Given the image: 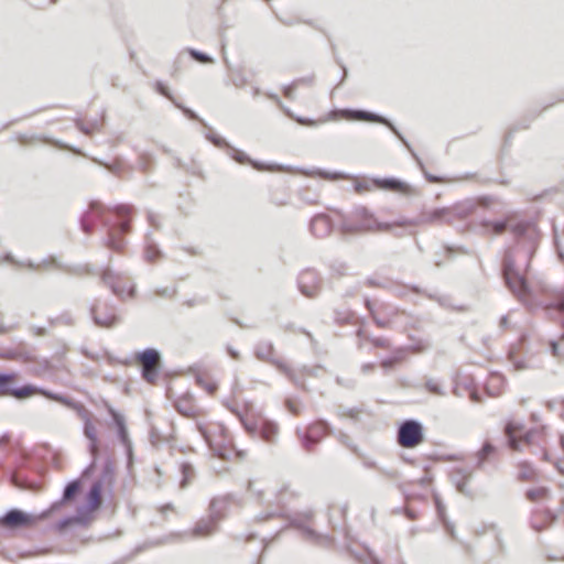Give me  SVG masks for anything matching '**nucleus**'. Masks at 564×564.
<instances>
[{"label": "nucleus", "instance_id": "52", "mask_svg": "<svg viewBox=\"0 0 564 564\" xmlns=\"http://www.w3.org/2000/svg\"><path fill=\"white\" fill-rule=\"evenodd\" d=\"M434 498V502H435V507H436V512H437V516L438 518L442 520L444 518H447L446 517V508H445V505L443 503V501L441 500V497L438 496V494H434L433 496Z\"/></svg>", "mask_w": 564, "mask_h": 564}, {"label": "nucleus", "instance_id": "64", "mask_svg": "<svg viewBox=\"0 0 564 564\" xmlns=\"http://www.w3.org/2000/svg\"><path fill=\"white\" fill-rule=\"evenodd\" d=\"M376 347H388L389 341L383 337H369L368 338Z\"/></svg>", "mask_w": 564, "mask_h": 564}, {"label": "nucleus", "instance_id": "1", "mask_svg": "<svg viewBox=\"0 0 564 564\" xmlns=\"http://www.w3.org/2000/svg\"><path fill=\"white\" fill-rule=\"evenodd\" d=\"M480 225L494 234H500L509 228L517 246L507 251L502 261V275L508 289L519 299L525 296L528 282L523 274L517 269V261L523 257L525 271L530 268L531 260L539 246L541 232L533 220H520L509 225L507 218L498 220L482 219Z\"/></svg>", "mask_w": 564, "mask_h": 564}, {"label": "nucleus", "instance_id": "32", "mask_svg": "<svg viewBox=\"0 0 564 564\" xmlns=\"http://www.w3.org/2000/svg\"><path fill=\"white\" fill-rule=\"evenodd\" d=\"M496 452V447L489 441H486L477 452L476 467L481 468L487 458Z\"/></svg>", "mask_w": 564, "mask_h": 564}, {"label": "nucleus", "instance_id": "18", "mask_svg": "<svg viewBox=\"0 0 564 564\" xmlns=\"http://www.w3.org/2000/svg\"><path fill=\"white\" fill-rule=\"evenodd\" d=\"M105 207L99 202H91L89 208L80 216L79 226L85 234H90L96 221L104 214Z\"/></svg>", "mask_w": 564, "mask_h": 564}, {"label": "nucleus", "instance_id": "6", "mask_svg": "<svg viewBox=\"0 0 564 564\" xmlns=\"http://www.w3.org/2000/svg\"><path fill=\"white\" fill-rule=\"evenodd\" d=\"M17 373L13 371H0V395H10L18 400H22L39 393L45 397V392L50 390L39 387L32 383H25L23 386L13 384Z\"/></svg>", "mask_w": 564, "mask_h": 564}, {"label": "nucleus", "instance_id": "41", "mask_svg": "<svg viewBox=\"0 0 564 564\" xmlns=\"http://www.w3.org/2000/svg\"><path fill=\"white\" fill-rule=\"evenodd\" d=\"M206 139L213 143L216 148H220V149H227L229 147V142L224 139L223 137L214 133V132H207L205 134Z\"/></svg>", "mask_w": 564, "mask_h": 564}, {"label": "nucleus", "instance_id": "37", "mask_svg": "<svg viewBox=\"0 0 564 564\" xmlns=\"http://www.w3.org/2000/svg\"><path fill=\"white\" fill-rule=\"evenodd\" d=\"M147 240H148V245H147V249H145V258L149 261H154L160 258L161 250L154 242L151 241V231H149L147 234Z\"/></svg>", "mask_w": 564, "mask_h": 564}, {"label": "nucleus", "instance_id": "13", "mask_svg": "<svg viewBox=\"0 0 564 564\" xmlns=\"http://www.w3.org/2000/svg\"><path fill=\"white\" fill-rule=\"evenodd\" d=\"M82 491V480L80 478H75L68 481L62 492V497L55 501H53L50 507L40 512V517H48L51 513L61 509L64 505L73 501Z\"/></svg>", "mask_w": 564, "mask_h": 564}, {"label": "nucleus", "instance_id": "58", "mask_svg": "<svg viewBox=\"0 0 564 564\" xmlns=\"http://www.w3.org/2000/svg\"><path fill=\"white\" fill-rule=\"evenodd\" d=\"M427 296L430 299H433V300H436L438 302V304L443 307H452V308H455L453 306V304L449 302V297L448 296H435L433 294H427Z\"/></svg>", "mask_w": 564, "mask_h": 564}, {"label": "nucleus", "instance_id": "29", "mask_svg": "<svg viewBox=\"0 0 564 564\" xmlns=\"http://www.w3.org/2000/svg\"><path fill=\"white\" fill-rule=\"evenodd\" d=\"M117 437L124 447L127 465L128 467L133 464V445L129 436V432L127 426L120 430H117Z\"/></svg>", "mask_w": 564, "mask_h": 564}, {"label": "nucleus", "instance_id": "34", "mask_svg": "<svg viewBox=\"0 0 564 564\" xmlns=\"http://www.w3.org/2000/svg\"><path fill=\"white\" fill-rule=\"evenodd\" d=\"M180 471L182 474L180 486L181 488H185L188 486L191 479L195 474L194 466L191 463L184 462L180 466Z\"/></svg>", "mask_w": 564, "mask_h": 564}, {"label": "nucleus", "instance_id": "22", "mask_svg": "<svg viewBox=\"0 0 564 564\" xmlns=\"http://www.w3.org/2000/svg\"><path fill=\"white\" fill-rule=\"evenodd\" d=\"M394 225H398L397 221L394 223ZM392 227H393V223L375 221V226H373L370 223L350 224V223L344 221L340 226V230L343 234H354V232H358L360 230H372V229L391 230Z\"/></svg>", "mask_w": 564, "mask_h": 564}, {"label": "nucleus", "instance_id": "56", "mask_svg": "<svg viewBox=\"0 0 564 564\" xmlns=\"http://www.w3.org/2000/svg\"><path fill=\"white\" fill-rule=\"evenodd\" d=\"M248 83L247 77L243 75L242 72L237 70L235 76L232 77V84L236 87H243Z\"/></svg>", "mask_w": 564, "mask_h": 564}, {"label": "nucleus", "instance_id": "27", "mask_svg": "<svg viewBox=\"0 0 564 564\" xmlns=\"http://www.w3.org/2000/svg\"><path fill=\"white\" fill-rule=\"evenodd\" d=\"M218 524V519L213 518V514H208L207 518L200 519L195 527L193 528V535L194 536H206L212 534Z\"/></svg>", "mask_w": 564, "mask_h": 564}, {"label": "nucleus", "instance_id": "28", "mask_svg": "<svg viewBox=\"0 0 564 564\" xmlns=\"http://www.w3.org/2000/svg\"><path fill=\"white\" fill-rule=\"evenodd\" d=\"M230 495L212 499L209 503V513L213 514V518H217L218 522L225 517V512L230 503Z\"/></svg>", "mask_w": 564, "mask_h": 564}, {"label": "nucleus", "instance_id": "35", "mask_svg": "<svg viewBox=\"0 0 564 564\" xmlns=\"http://www.w3.org/2000/svg\"><path fill=\"white\" fill-rule=\"evenodd\" d=\"M366 555L362 556L358 553H352L354 556L361 563V564H383V562L376 555L375 551L370 549L369 546H365Z\"/></svg>", "mask_w": 564, "mask_h": 564}, {"label": "nucleus", "instance_id": "8", "mask_svg": "<svg viewBox=\"0 0 564 564\" xmlns=\"http://www.w3.org/2000/svg\"><path fill=\"white\" fill-rule=\"evenodd\" d=\"M135 360L142 365V379L149 383H154L161 372L162 356L160 350L147 347L135 354Z\"/></svg>", "mask_w": 564, "mask_h": 564}, {"label": "nucleus", "instance_id": "61", "mask_svg": "<svg viewBox=\"0 0 564 564\" xmlns=\"http://www.w3.org/2000/svg\"><path fill=\"white\" fill-rule=\"evenodd\" d=\"M443 522V525L445 527L447 533L453 538L456 539V531L455 525L453 522H451L447 518H444L441 520Z\"/></svg>", "mask_w": 564, "mask_h": 564}, {"label": "nucleus", "instance_id": "23", "mask_svg": "<svg viewBox=\"0 0 564 564\" xmlns=\"http://www.w3.org/2000/svg\"><path fill=\"white\" fill-rule=\"evenodd\" d=\"M226 150L228 156L239 164H250L257 171H263L268 166L267 163L251 159L246 152L236 149L231 144Z\"/></svg>", "mask_w": 564, "mask_h": 564}, {"label": "nucleus", "instance_id": "3", "mask_svg": "<svg viewBox=\"0 0 564 564\" xmlns=\"http://www.w3.org/2000/svg\"><path fill=\"white\" fill-rule=\"evenodd\" d=\"M507 444L516 451H523L525 447H536L542 453L544 460H550L549 453L541 448L542 433L531 429L525 431L524 424L514 420H509L505 426Z\"/></svg>", "mask_w": 564, "mask_h": 564}, {"label": "nucleus", "instance_id": "10", "mask_svg": "<svg viewBox=\"0 0 564 564\" xmlns=\"http://www.w3.org/2000/svg\"><path fill=\"white\" fill-rule=\"evenodd\" d=\"M350 111L354 115V118L356 120L377 122V123H381V124H384L386 127H388L392 131V133L404 144V147L408 149V151L411 153V155H413L419 161V163L422 165L419 154L414 151V149L412 148L410 142L400 132V130L393 124V122L391 120H389L387 117H384L378 112H373V111L366 110V109H350Z\"/></svg>", "mask_w": 564, "mask_h": 564}, {"label": "nucleus", "instance_id": "30", "mask_svg": "<svg viewBox=\"0 0 564 564\" xmlns=\"http://www.w3.org/2000/svg\"><path fill=\"white\" fill-rule=\"evenodd\" d=\"M278 433V425L273 422H263L259 427L258 434L265 442H273Z\"/></svg>", "mask_w": 564, "mask_h": 564}, {"label": "nucleus", "instance_id": "25", "mask_svg": "<svg viewBox=\"0 0 564 564\" xmlns=\"http://www.w3.org/2000/svg\"><path fill=\"white\" fill-rule=\"evenodd\" d=\"M89 314L94 324L101 328H111L120 322V317L115 313L98 315L97 307L94 304L89 306Z\"/></svg>", "mask_w": 564, "mask_h": 564}, {"label": "nucleus", "instance_id": "20", "mask_svg": "<svg viewBox=\"0 0 564 564\" xmlns=\"http://www.w3.org/2000/svg\"><path fill=\"white\" fill-rule=\"evenodd\" d=\"M451 479L459 494L465 497L473 498V491L468 487V482L471 479V471H467L463 468H456L452 471Z\"/></svg>", "mask_w": 564, "mask_h": 564}, {"label": "nucleus", "instance_id": "5", "mask_svg": "<svg viewBox=\"0 0 564 564\" xmlns=\"http://www.w3.org/2000/svg\"><path fill=\"white\" fill-rule=\"evenodd\" d=\"M132 207L121 205L117 207L119 217L116 221L105 218L102 225L108 229L107 236L102 239L104 245L113 251H121L126 246L123 235L130 230V219L127 217L131 213Z\"/></svg>", "mask_w": 564, "mask_h": 564}, {"label": "nucleus", "instance_id": "31", "mask_svg": "<svg viewBox=\"0 0 564 564\" xmlns=\"http://www.w3.org/2000/svg\"><path fill=\"white\" fill-rule=\"evenodd\" d=\"M538 116V113L533 115L530 119L523 118L520 123L514 124L509 129V131L505 135L503 147H509L511 144V141L513 139V135L517 131L520 129H527L530 126V122Z\"/></svg>", "mask_w": 564, "mask_h": 564}, {"label": "nucleus", "instance_id": "21", "mask_svg": "<svg viewBox=\"0 0 564 564\" xmlns=\"http://www.w3.org/2000/svg\"><path fill=\"white\" fill-rule=\"evenodd\" d=\"M332 229L333 223L325 214H317L311 219L310 230L317 238L326 237L330 234Z\"/></svg>", "mask_w": 564, "mask_h": 564}, {"label": "nucleus", "instance_id": "24", "mask_svg": "<svg viewBox=\"0 0 564 564\" xmlns=\"http://www.w3.org/2000/svg\"><path fill=\"white\" fill-rule=\"evenodd\" d=\"M88 520H89V518L84 512H82V510L79 508H77V511L75 514L65 516V517L61 518L55 523V529L58 532L63 533L67 529L74 527L75 524L85 525L88 522Z\"/></svg>", "mask_w": 564, "mask_h": 564}, {"label": "nucleus", "instance_id": "33", "mask_svg": "<svg viewBox=\"0 0 564 564\" xmlns=\"http://www.w3.org/2000/svg\"><path fill=\"white\" fill-rule=\"evenodd\" d=\"M106 409H107L108 414L111 417V423H112L113 427L116 429V431L127 426L124 415L121 412L117 411L109 403H106Z\"/></svg>", "mask_w": 564, "mask_h": 564}, {"label": "nucleus", "instance_id": "17", "mask_svg": "<svg viewBox=\"0 0 564 564\" xmlns=\"http://www.w3.org/2000/svg\"><path fill=\"white\" fill-rule=\"evenodd\" d=\"M120 275L109 268L105 269L101 273V281L105 285H107L111 292L118 296L123 297L124 295H128L130 297L134 296L135 290L133 286L129 288L128 290L123 286L119 285Z\"/></svg>", "mask_w": 564, "mask_h": 564}, {"label": "nucleus", "instance_id": "38", "mask_svg": "<svg viewBox=\"0 0 564 564\" xmlns=\"http://www.w3.org/2000/svg\"><path fill=\"white\" fill-rule=\"evenodd\" d=\"M354 215L359 218V219H362L364 223H370L375 226V221H377L375 218H373V215L372 213L365 206H358L354 209Z\"/></svg>", "mask_w": 564, "mask_h": 564}, {"label": "nucleus", "instance_id": "53", "mask_svg": "<svg viewBox=\"0 0 564 564\" xmlns=\"http://www.w3.org/2000/svg\"><path fill=\"white\" fill-rule=\"evenodd\" d=\"M549 348H550V352L552 354V356L557 357V358L564 357V351L561 350L558 340L551 339L549 343Z\"/></svg>", "mask_w": 564, "mask_h": 564}, {"label": "nucleus", "instance_id": "26", "mask_svg": "<svg viewBox=\"0 0 564 564\" xmlns=\"http://www.w3.org/2000/svg\"><path fill=\"white\" fill-rule=\"evenodd\" d=\"M94 482H100L101 487L107 486V487L111 488L113 486V484H115V463L110 456H107L106 459L104 460L101 474Z\"/></svg>", "mask_w": 564, "mask_h": 564}, {"label": "nucleus", "instance_id": "47", "mask_svg": "<svg viewBox=\"0 0 564 564\" xmlns=\"http://www.w3.org/2000/svg\"><path fill=\"white\" fill-rule=\"evenodd\" d=\"M330 271L336 276H345L348 274V265L345 262H334L330 265Z\"/></svg>", "mask_w": 564, "mask_h": 564}, {"label": "nucleus", "instance_id": "44", "mask_svg": "<svg viewBox=\"0 0 564 564\" xmlns=\"http://www.w3.org/2000/svg\"><path fill=\"white\" fill-rule=\"evenodd\" d=\"M174 105H175L178 109H181V110H182V112H183V113H184L188 119H191V120H197V121H199L203 126L207 127V123H206L203 119H200V118L198 117V115H197L194 110H192L191 108H188V107H186V106H184V105H182V104H180V102H177V101H175V102H174Z\"/></svg>", "mask_w": 564, "mask_h": 564}, {"label": "nucleus", "instance_id": "57", "mask_svg": "<svg viewBox=\"0 0 564 564\" xmlns=\"http://www.w3.org/2000/svg\"><path fill=\"white\" fill-rule=\"evenodd\" d=\"M245 427V430L251 434V435H256L258 434L259 432V426L256 422H249L247 421L245 417H243V421H240Z\"/></svg>", "mask_w": 564, "mask_h": 564}, {"label": "nucleus", "instance_id": "42", "mask_svg": "<svg viewBox=\"0 0 564 564\" xmlns=\"http://www.w3.org/2000/svg\"><path fill=\"white\" fill-rule=\"evenodd\" d=\"M404 352L402 350L397 351L392 356L384 358L381 365L384 369H391L394 365L403 359Z\"/></svg>", "mask_w": 564, "mask_h": 564}, {"label": "nucleus", "instance_id": "11", "mask_svg": "<svg viewBox=\"0 0 564 564\" xmlns=\"http://www.w3.org/2000/svg\"><path fill=\"white\" fill-rule=\"evenodd\" d=\"M273 345L270 341H260L254 347V355L261 361H268L274 365L280 371H282L295 386L305 389L304 381L300 380L294 371L289 368L283 361L272 357Z\"/></svg>", "mask_w": 564, "mask_h": 564}, {"label": "nucleus", "instance_id": "16", "mask_svg": "<svg viewBox=\"0 0 564 564\" xmlns=\"http://www.w3.org/2000/svg\"><path fill=\"white\" fill-rule=\"evenodd\" d=\"M371 182L380 189L399 192L404 195L415 194V189L409 183L394 176L375 177Z\"/></svg>", "mask_w": 564, "mask_h": 564}, {"label": "nucleus", "instance_id": "55", "mask_svg": "<svg viewBox=\"0 0 564 564\" xmlns=\"http://www.w3.org/2000/svg\"><path fill=\"white\" fill-rule=\"evenodd\" d=\"M543 522L549 527L552 525L557 520V513L554 511L546 509L543 514Z\"/></svg>", "mask_w": 564, "mask_h": 564}, {"label": "nucleus", "instance_id": "45", "mask_svg": "<svg viewBox=\"0 0 564 564\" xmlns=\"http://www.w3.org/2000/svg\"><path fill=\"white\" fill-rule=\"evenodd\" d=\"M549 492L547 488L540 487V488H530L525 492V497L530 501H535L538 498L546 495Z\"/></svg>", "mask_w": 564, "mask_h": 564}, {"label": "nucleus", "instance_id": "50", "mask_svg": "<svg viewBox=\"0 0 564 564\" xmlns=\"http://www.w3.org/2000/svg\"><path fill=\"white\" fill-rule=\"evenodd\" d=\"M360 412L358 408H347V406H339L337 410L338 416H349L351 419H357V414Z\"/></svg>", "mask_w": 564, "mask_h": 564}, {"label": "nucleus", "instance_id": "54", "mask_svg": "<svg viewBox=\"0 0 564 564\" xmlns=\"http://www.w3.org/2000/svg\"><path fill=\"white\" fill-rule=\"evenodd\" d=\"M351 316H352V313H350V312H339V311L335 312V321L338 324L350 323Z\"/></svg>", "mask_w": 564, "mask_h": 564}, {"label": "nucleus", "instance_id": "63", "mask_svg": "<svg viewBox=\"0 0 564 564\" xmlns=\"http://www.w3.org/2000/svg\"><path fill=\"white\" fill-rule=\"evenodd\" d=\"M75 126L78 130H80L84 134H90L93 132V129L90 128V126L87 123H84L80 119H76L75 120Z\"/></svg>", "mask_w": 564, "mask_h": 564}, {"label": "nucleus", "instance_id": "14", "mask_svg": "<svg viewBox=\"0 0 564 564\" xmlns=\"http://www.w3.org/2000/svg\"><path fill=\"white\" fill-rule=\"evenodd\" d=\"M299 291L306 297H316L321 292V278L314 269L303 270L297 279Z\"/></svg>", "mask_w": 564, "mask_h": 564}, {"label": "nucleus", "instance_id": "15", "mask_svg": "<svg viewBox=\"0 0 564 564\" xmlns=\"http://www.w3.org/2000/svg\"><path fill=\"white\" fill-rule=\"evenodd\" d=\"M3 260L20 267H28L31 270H37L41 265L47 270H66L67 267L62 263L55 256H48L43 258L40 263H35L31 260L28 261H15L11 253H6Z\"/></svg>", "mask_w": 564, "mask_h": 564}, {"label": "nucleus", "instance_id": "43", "mask_svg": "<svg viewBox=\"0 0 564 564\" xmlns=\"http://www.w3.org/2000/svg\"><path fill=\"white\" fill-rule=\"evenodd\" d=\"M89 454L91 455V462L82 471V477H84V478L91 476L95 473L96 467H97V460H98V456H99L98 451H96L94 453H89Z\"/></svg>", "mask_w": 564, "mask_h": 564}, {"label": "nucleus", "instance_id": "60", "mask_svg": "<svg viewBox=\"0 0 564 564\" xmlns=\"http://www.w3.org/2000/svg\"><path fill=\"white\" fill-rule=\"evenodd\" d=\"M148 221L149 224L155 228V229H160L161 228V224H160V220H159V216L153 213V212H148Z\"/></svg>", "mask_w": 564, "mask_h": 564}, {"label": "nucleus", "instance_id": "2", "mask_svg": "<svg viewBox=\"0 0 564 564\" xmlns=\"http://www.w3.org/2000/svg\"><path fill=\"white\" fill-rule=\"evenodd\" d=\"M489 202V197L466 198L449 207L434 208L415 218H402L398 220L397 224L398 226H420L437 223L453 224L456 220L467 218L475 213L479 206H488Z\"/></svg>", "mask_w": 564, "mask_h": 564}, {"label": "nucleus", "instance_id": "40", "mask_svg": "<svg viewBox=\"0 0 564 564\" xmlns=\"http://www.w3.org/2000/svg\"><path fill=\"white\" fill-rule=\"evenodd\" d=\"M291 524L297 529H300L308 539L311 540H318L322 538V535L319 533H317L315 530H313L312 528L303 524L302 522H299V521H294L292 520L291 521Z\"/></svg>", "mask_w": 564, "mask_h": 564}, {"label": "nucleus", "instance_id": "49", "mask_svg": "<svg viewBox=\"0 0 564 564\" xmlns=\"http://www.w3.org/2000/svg\"><path fill=\"white\" fill-rule=\"evenodd\" d=\"M155 90H156L158 94L164 96L165 98L171 100L173 104L176 101L174 99L173 95L171 94L170 89L167 88V86L163 82L158 80L155 83Z\"/></svg>", "mask_w": 564, "mask_h": 564}, {"label": "nucleus", "instance_id": "59", "mask_svg": "<svg viewBox=\"0 0 564 564\" xmlns=\"http://www.w3.org/2000/svg\"><path fill=\"white\" fill-rule=\"evenodd\" d=\"M293 82H294L296 88L300 85L313 86V84H314V75L305 76V77H300V78L294 79Z\"/></svg>", "mask_w": 564, "mask_h": 564}, {"label": "nucleus", "instance_id": "9", "mask_svg": "<svg viewBox=\"0 0 564 564\" xmlns=\"http://www.w3.org/2000/svg\"><path fill=\"white\" fill-rule=\"evenodd\" d=\"M398 444L404 448H412L424 441V426L416 419L403 420L397 431Z\"/></svg>", "mask_w": 564, "mask_h": 564}, {"label": "nucleus", "instance_id": "39", "mask_svg": "<svg viewBox=\"0 0 564 564\" xmlns=\"http://www.w3.org/2000/svg\"><path fill=\"white\" fill-rule=\"evenodd\" d=\"M187 53L193 59H195L197 62L214 63V58L210 55H208L207 53L202 52L199 50L188 47Z\"/></svg>", "mask_w": 564, "mask_h": 564}, {"label": "nucleus", "instance_id": "46", "mask_svg": "<svg viewBox=\"0 0 564 564\" xmlns=\"http://www.w3.org/2000/svg\"><path fill=\"white\" fill-rule=\"evenodd\" d=\"M284 113L295 120L297 123H301V124H310V126H315L316 124V121L312 118H306V117H302V116H296L294 115L288 107L286 109H284Z\"/></svg>", "mask_w": 564, "mask_h": 564}, {"label": "nucleus", "instance_id": "48", "mask_svg": "<svg viewBox=\"0 0 564 564\" xmlns=\"http://www.w3.org/2000/svg\"><path fill=\"white\" fill-rule=\"evenodd\" d=\"M425 388H426V390L429 392H431L433 394H436V395H444L445 394V391L442 388V386L438 382H436L435 380H433V379H429L425 382Z\"/></svg>", "mask_w": 564, "mask_h": 564}, {"label": "nucleus", "instance_id": "19", "mask_svg": "<svg viewBox=\"0 0 564 564\" xmlns=\"http://www.w3.org/2000/svg\"><path fill=\"white\" fill-rule=\"evenodd\" d=\"M102 492L104 487L100 486V482H93L90 488L87 490L85 495V502L80 505L78 508L88 518H90V512L99 506Z\"/></svg>", "mask_w": 564, "mask_h": 564}, {"label": "nucleus", "instance_id": "51", "mask_svg": "<svg viewBox=\"0 0 564 564\" xmlns=\"http://www.w3.org/2000/svg\"><path fill=\"white\" fill-rule=\"evenodd\" d=\"M533 475H534V469L532 468V466L528 463H522L520 471H519V478L527 480V479L532 478Z\"/></svg>", "mask_w": 564, "mask_h": 564}, {"label": "nucleus", "instance_id": "12", "mask_svg": "<svg viewBox=\"0 0 564 564\" xmlns=\"http://www.w3.org/2000/svg\"><path fill=\"white\" fill-rule=\"evenodd\" d=\"M39 514L25 512L18 508L9 509L3 516H0V527L11 530L28 528L33 525L37 520L45 519Z\"/></svg>", "mask_w": 564, "mask_h": 564}, {"label": "nucleus", "instance_id": "36", "mask_svg": "<svg viewBox=\"0 0 564 564\" xmlns=\"http://www.w3.org/2000/svg\"><path fill=\"white\" fill-rule=\"evenodd\" d=\"M336 438L338 440V442L343 445H345L347 448H349L352 453H355L356 455L360 456V453H359V447L352 443L350 436L343 432V431H336L335 430V434Z\"/></svg>", "mask_w": 564, "mask_h": 564}, {"label": "nucleus", "instance_id": "62", "mask_svg": "<svg viewBox=\"0 0 564 564\" xmlns=\"http://www.w3.org/2000/svg\"><path fill=\"white\" fill-rule=\"evenodd\" d=\"M296 89V86L294 82H291L290 84H286L283 86V94L286 98L293 99L294 98V90Z\"/></svg>", "mask_w": 564, "mask_h": 564}, {"label": "nucleus", "instance_id": "4", "mask_svg": "<svg viewBox=\"0 0 564 564\" xmlns=\"http://www.w3.org/2000/svg\"><path fill=\"white\" fill-rule=\"evenodd\" d=\"M45 398L56 401L68 409L74 410L77 415L83 420V433L88 440V452L94 453L98 451V435L94 422L91 420L90 412L85 408L84 404L73 400L72 398L56 393L50 390V392H45Z\"/></svg>", "mask_w": 564, "mask_h": 564}, {"label": "nucleus", "instance_id": "7", "mask_svg": "<svg viewBox=\"0 0 564 564\" xmlns=\"http://www.w3.org/2000/svg\"><path fill=\"white\" fill-rule=\"evenodd\" d=\"M295 433L299 436L302 446L307 452H311L326 434H335V429L326 420L319 419L311 423L306 430H303L300 426L296 427Z\"/></svg>", "mask_w": 564, "mask_h": 564}]
</instances>
